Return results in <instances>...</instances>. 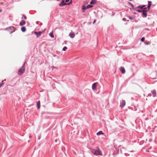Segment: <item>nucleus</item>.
Listing matches in <instances>:
<instances>
[{
	"label": "nucleus",
	"mask_w": 157,
	"mask_h": 157,
	"mask_svg": "<svg viewBox=\"0 0 157 157\" xmlns=\"http://www.w3.org/2000/svg\"><path fill=\"white\" fill-rule=\"evenodd\" d=\"M25 63L26 62H24L22 67L18 70V73L19 75H21L25 72Z\"/></svg>",
	"instance_id": "1"
},
{
	"label": "nucleus",
	"mask_w": 157,
	"mask_h": 157,
	"mask_svg": "<svg viewBox=\"0 0 157 157\" xmlns=\"http://www.w3.org/2000/svg\"><path fill=\"white\" fill-rule=\"evenodd\" d=\"M91 152L93 154L96 155H102V153L99 148L97 150L93 149L92 150Z\"/></svg>",
	"instance_id": "2"
},
{
	"label": "nucleus",
	"mask_w": 157,
	"mask_h": 157,
	"mask_svg": "<svg viewBox=\"0 0 157 157\" xmlns=\"http://www.w3.org/2000/svg\"><path fill=\"white\" fill-rule=\"evenodd\" d=\"M148 11V10H147V8L146 7L144 8V9L142 11L143 14L144 15L143 17H146L147 16V12Z\"/></svg>",
	"instance_id": "3"
},
{
	"label": "nucleus",
	"mask_w": 157,
	"mask_h": 157,
	"mask_svg": "<svg viewBox=\"0 0 157 157\" xmlns=\"http://www.w3.org/2000/svg\"><path fill=\"white\" fill-rule=\"evenodd\" d=\"M70 3H71V2H70L69 3H68L67 4L66 3H65V0H62V2L60 3L59 4V6H65L67 4L69 5Z\"/></svg>",
	"instance_id": "4"
},
{
	"label": "nucleus",
	"mask_w": 157,
	"mask_h": 157,
	"mask_svg": "<svg viewBox=\"0 0 157 157\" xmlns=\"http://www.w3.org/2000/svg\"><path fill=\"white\" fill-rule=\"evenodd\" d=\"M125 105V101L124 100H122L120 101V106L122 108Z\"/></svg>",
	"instance_id": "5"
},
{
	"label": "nucleus",
	"mask_w": 157,
	"mask_h": 157,
	"mask_svg": "<svg viewBox=\"0 0 157 157\" xmlns=\"http://www.w3.org/2000/svg\"><path fill=\"white\" fill-rule=\"evenodd\" d=\"M43 33V32H41V31L39 32H34V33L36 35V37H40V36L41 34Z\"/></svg>",
	"instance_id": "6"
},
{
	"label": "nucleus",
	"mask_w": 157,
	"mask_h": 157,
	"mask_svg": "<svg viewBox=\"0 0 157 157\" xmlns=\"http://www.w3.org/2000/svg\"><path fill=\"white\" fill-rule=\"evenodd\" d=\"M98 84V82H95L92 85V89L93 90H95L96 89V87L97 86V85Z\"/></svg>",
	"instance_id": "7"
},
{
	"label": "nucleus",
	"mask_w": 157,
	"mask_h": 157,
	"mask_svg": "<svg viewBox=\"0 0 157 157\" xmlns=\"http://www.w3.org/2000/svg\"><path fill=\"white\" fill-rule=\"evenodd\" d=\"M69 36L71 38H73L75 37V33L74 32H71L69 34Z\"/></svg>",
	"instance_id": "8"
},
{
	"label": "nucleus",
	"mask_w": 157,
	"mask_h": 157,
	"mask_svg": "<svg viewBox=\"0 0 157 157\" xmlns=\"http://www.w3.org/2000/svg\"><path fill=\"white\" fill-rule=\"evenodd\" d=\"M120 70L121 72L123 74H124L125 72V71L124 67H121L120 68Z\"/></svg>",
	"instance_id": "9"
},
{
	"label": "nucleus",
	"mask_w": 157,
	"mask_h": 157,
	"mask_svg": "<svg viewBox=\"0 0 157 157\" xmlns=\"http://www.w3.org/2000/svg\"><path fill=\"white\" fill-rule=\"evenodd\" d=\"M151 93L152 94V96L153 97H155L156 96V91L155 90H154L151 91Z\"/></svg>",
	"instance_id": "10"
},
{
	"label": "nucleus",
	"mask_w": 157,
	"mask_h": 157,
	"mask_svg": "<svg viewBox=\"0 0 157 157\" xmlns=\"http://www.w3.org/2000/svg\"><path fill=\"white\" fill-rule=\"evenodd\" d=\"M26 23L25 21L22 20L20 23V25L21 26H22L25 25Z\"/></svg>",
	"instance_id": "11"
},
{
	"label": "nucleus",
	"mask_w": 157,
	"mask_h": 157,
	"mask_svg": "<svg viewBox=\"0 0 157 157\" xmlns=\"http://www.w3.org/2000/svg\"><path fill=\"white\" fill-rule=\"evenodd\" d=\"M36 107L38 109H39L40 107V102L38 101L36 103Z\"/></svg>",
	"instance_id": "12"
},
{
	"label": "nucleus",
	"mask_w": 157,
	"mask_h": 157,
	"mask_svg": "<svg viewBox=\"0 0 157 157\" xmlns=\"http://www.w3.org/2000/svg\"><path fill=\"white\" fill-rule=\"evenodd\" d=\"M151 1H148V6H147V8H148V9H147V10H149L150 8V7L151 6Z\"/></svg>",
	"instance_id": "13"
},
{
	"label": "nucleus",
	"mask_w": 157,
	"mask_h": 157,
	"mask_svg": "<svg viewBox=\"0 0 157 157\" xmlns=\"http://www.w3.org/2000/svg\"><path fill=\"white\" fill-rule=\"evenodd\" d=\"M96 0H92L90 2V4H91L94 5L96 3Z\"/></svg>",
	"instance_id": "14"
},
{
	"label": "nucleus",
	"mask_w": 157,
	"mask_h": 157,
	"mask_svg": "<svg viewBox=\"0 0 157 157\" xmlns=\"http://www.w3.org/2000/svg\"><path fill=\"white\" fill-rule=\"evenodd\" d=\"M21 30L23 32H25L26 30V28L25 27L23 26L21 28Z\"/></svg>",
	"instance_id": "15"
},
{
	"label": "nucleus",
	"mask_w": 157,
	"mask_h": 157,
	"mask_svg": "<svg viewBox=\"0 0 157 157\" xmlns=\"http://www.w3.org/2000/svg\"><path fill=\"white\" fill-rule=\"evenodd\" d=\"M104 134L101 131H100L98 132L97 133V135L98 136L100 135L101 134Z\"/></svg>",
	"instance_id": "16"
},
{
	"label": "nucleus",
	"mask_w": 157,
	"mask_h": 157,
	"mask_svg": "<svg viewBox=\"0 0 157 157\" xmlns=\"http://www.w3.org/2000/svg\"><path fill=\"white\" fill-rule=\"evenodd\" d=\"M92 7H93L92 6L90 5H88L86 7V9L90 8Z\"/></svg>",
	"instance_id": "17"
},
{
	"label": "nucleus",
	"mask_w": 157,
	"mask_h": 157,
	"mask_svg": "<svg viewBox=\"0 0 157 157\" xmlns=\"http://www.w3.org/2000/svg\"><path fill=\"white\" fill-rule=\"evenodd\" d=\"M4 84V81H2V82L0 83V88Z\"/></svg>",
	"instance_id": "18"
},
{
	"label": "nucleus",
	"mask_w": 157,
	"mask_h": 157,
	"mask_svg": "<svg viewBox=\"0 0 157 157\" xmlns=\"http://www.w3.org/2000/svg\"><path fill=\"white\" fill-rule=\"evenodd\" d=\"M87 9L86 8V7L84 6H83L82 7V10L83 11H85V10L86 9Z\"/></svg>",
	"instance_id": "19"
},
{
	"label": "nucleus",
	"mask_w": 157,
	"mask_h": 157,
	"mask_svg": "<svg viewBox=\"0 0 157 157\" xmlns=\"http://www.w3.org/2000/svg\"><path fill=\"white\" fill-rule=\"evenodd\" d=\"M49 35L51 37L54 38V36L52 33H50Z\"/></svg>",
	"instance_id": "20"
},
{
	"label": "nucleus",
	"mask_w": 157,
	"mask_h": 157,
	"mask_svg": "<svg viewBox=\"0 0 157 157\" xmlns=\"http://www.w3.org/2000/svg\"><path fill=\"white\" fill-rule=\"evenodd\" d=\"M67 49V48L66 47H64L63 49V51H65Z\"/></svg>",
	"instance_id": "21"
},
{
	"label": "nucleus",
	"mask_w": 157,
	"mask_h": 157,
	"mask_svg": "<svg viewBox=\"0 0 157 157\" xmlns=\"http://www.w3.org/2000/svg\"><path fill=\"white\" fill-rule=\"evenodd\" d=\"M136 8H140L142 9H143V8L142 6H137Z\"/></svg>",
	"instance_id": "22"
},
{
	"label": "nucleus",
	"mask_w": 157,
	"mask_h": 157,
	"mask_svg": "<svg viewBox=\"0 0 157 157\" xmlns=\"http://www.w3.org/2000/svg\"><path fill=\"white\" fill-rule=\"evenodd\" d=\"M132 6V9L133 10H136V8H134V5L133 4H132V6Z\"/></svg>",
	"instance_id": "23"
},
{
	"label": "nucleus",
	"mask_w": 157,
	"mask_h": 157,
	"mask_svg": "<svg viewBox=\"0 0 157 157\" xmlns=\"http://www.w3.org/2000/svg\"><path fill=\"white\" fill-rule=\"evenodd\" d=\"M128 17L130 19V20H133L134 19V18L132 17Z\"/></svg>",
	"instance_id": "24"
},
{
	"label": "nucleus",
	"mask_w": 157,
	"mask_h": 157,
	"mask_svg": "<svg viewBox=\"0 0 157 157\" xmlns=\"http://www.w3.org/2000/svg\"><path fill=\"white\" fill-rule=\"evenodd\" d=\"M144 43L145 44L148 45L149 44L148 43L147 41H145L144 42Z\"/></svg>",
	"instance_id": "25"
},
{
	"label": "nucleus",
	"mask_w": 157,
	"mask_h": 157,
	"mask_svg": "<svg viewBox=\"0 0 157 157\" xmlns=\"http://www.w3.org/2000/svg\"><path fill=\"white\" fill-rule=\"evenodd\" d=\"M145 38L144 37H143L141 39V41L142 42H144V41Z\"/></svg>",
	"instance_id": "26"
},
{
	"label": "nucleus",
	"mask_w": 157,
	"mask_h": 157,
	"mask_svg": "<svg viewBox=\"0 0 157 157\" xmlns=\"http://www.w3.org/2000/svg\"><path fill=\"white\" fill-rule=\"evenodd\" d=\"M136 11L139 12H142L143 11V10H136Z\"/></svg>",
	"instance_id": "27"
},
{
	"label": "nucleus",
	"mask_w": 157,
	"mask_h": 157,
	"mask_svg": "<svg viewBox=\"0 0 157 157\" xmlns=\"http://www.w3.org/2000/svg\"><path fill=\"white\" fill-rule=\"evenodd\" d=\"M23 16L24 17V18L25 19H27V17H26V16H25V15H23Z\"/></svg>",
	"instance_id": "28"
},
{
	"label": "nucleus",
	"mask_w": 157,
	"mask_h": 157,
	"mask_svg": "<svg viewBox=\"0 0 157 157\" xmlns=\"http://www.w3.org/2000/svg\"><path fill=\"white\" fill-rule=\"evenodd\" d=\"M10 28L11 29H13L14 28L13 26H11L10 27Z\"/></svg>",
	"instance_id": "29"
},
{
	"label": "nucleus",
	"mask_w": 157,
	"mask_h": 157,
	"mask_svg": "<svg viewBox=\"0 0 157 157\" xmlns=\"http://www.w3.org/2000/svg\"><path fill=\"white\" fill-rule=\"evenodd\" d=\"M81 155H82V157H85L84 156V155L83 153H82V154H81Z\"/></svg>",
	"instance_id": "30"
},
{
	"label": "nucleus",
	"mask_w": 157,
	"mask_h": 157,
	"mask_svg": "<svg viewBox=\"0 0 157 157\" xmlns=\"http://www.w3.org/2000/svg\"><path fill=\"white\" fill-rule=\"evenodd\" d=\"M123 20L124 21H126V19L125 18H123Z\"/></svg>",
	"instance_id": "31"
},
{
	"label": "nucleus",
	"mask_w": 157,
	"mask_h": 157,
	"mask_svg": "<svg viewBox=\"0 0 157 157\" xmlns=\"http://www.w3.org/2000/svg\"><path fill=\"white\" fill-rule=\"evenodd\" d=\"M70 1V0H66L65 2L66 3Z\"/></svg>",
	"instance_id": "32"
},
{
	"label": "nucleus",
	"mask_w": 157,
	"mask_h": 157,
	"mask_svg": "<svg viewBox=\"0 0 157 157\" xmlns=\"http://www.w3.org/2000/svg\"><path fill=\"white\" fill-rule=\"evenodd\" d=\"M52 69H53V68H56V69H57L58 68L57 67H55L54 66H52Z\"/></svg>",
	"instance_id": "33"
},
{
	"label": "nucleus",
	"mask_w": 157,
	"mask_h": 157,
	"mask_svg": "<svg viewBox=\"0 0 157 157\" xmlns=\"http://www.w3.org/2000/svg\"><path fill=\"white\" fill-rule=\"evenodd\" d=\"M142 6V7H143V8L146 6L145 5H143V6Z\"/></svg>",
	"instance_id": "34"
},
{
	"label": "nucleus",
	"mask_w": 157,
	"mask_h": 157,
	"mask_svg": "<svg viewBox=\"0 0 157 157\" xmlns=\"http://www.w3.org/2000/svg\"><path fill=\"white\" fill-rule=\"evenodd\" d=\"M95 21H96L95 20H94V21L93 22V24H94V23L95 22Z\"/></svg>",
	"instance_id": "35"
},
{
	"label": "nucleus",
	"mask_w": 157,
	"mask_h": 157,
	"mask_svg": "<svg viewBox=\"0 0 157 157\" xmlns=\"http://www.w3.org/2000/svg\"><path fill=\"white\" fill-rule=\"evenodd\" d=\"M14 31V30L13 31H11L10 32V33H12Z\"/></svg>",
	"instance_id": "36"
},
{
	"label": "nucleus",
	"mask_w": 157,
	"mask_h": 157,
	"mask_svg": "<svg viewBox=\"0 0 157 157\" xmlns=\"http://www.w3.org/2000/svg\"><path fill=\"white\" fill-rule=\"evenodd\" d=\"M148 95H149V96H151V94H148Z\"/></svg>",
	"instance_id": "37"
},
{
	"label": "nucleus",
	"mask_w": 157,
	"mask_h": 157,
	"mask_svg": "<svg viewBox=\"0 0 157 157\" xmlns=\"http://www.w3.org/2000/svg\"><path fill=\"white\" fill-rule=\"evenodd\" d=\"M130 4L132 6V4L131 2H129Z\"/></svg>",
	"instance_id": "38"
}]
</instances>
